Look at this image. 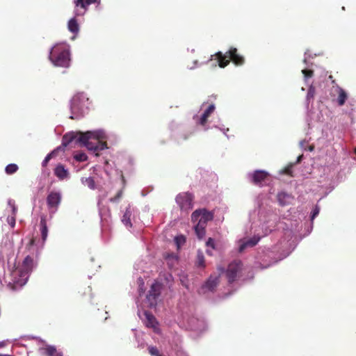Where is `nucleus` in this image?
<instances>
[{
  "mask_svg": "<svg viewBox=\"0 0 356 356\" xmlns=\"http://www.w3.org/2000/svg\"><path fill=\"white\" fill-rule=\"evenodd\" d=\"M54 356H62V355H61V354H57V353H56Z\"/></svg>",
  "mask_w": 356,
  "mask_h": 356,
  "instance_id": "obj_45",
  "label": "nucleus"
},
{
  "mask_svg": "<svg viewBox=\"0 0 356 356\" xmlns=\"http://www.w3.org/2000/svg\"><path fill=\"white\" fill-rule=\"evenodd\" d=\"M40 224V227H41L42 239L43 241H44L47 239V234H48V229H47L46 220L42 218Z\"/></svg>",
  "mask_w": 356,
  "mask_h": 356,
  "instance_id": "obj_20",
  "label": "nucleus"
},
{
  "mask_svg": "<svg viewBox=\"0 0 356 356\" xmlns=\"http://www.w3.org/2000/svg\"><path fill=\"white\" fill-rule=\"evenodd\" d=\"M96 1L97 0H75L74 11L75 16L83 15L87 11L88 6Z\"/></svg>",
  "mask_w": 356,
  "mask_h": 356,
  "instance_id": "obj_9",
  "label": "nucleus"
},
{
  "mask_svg": "<svg viewBox=\"0 0 356 356\" xmlns=\"http://www.w3.org/2000/svg\"><path fill=\"white\" fill-rule=\"evenodd\" d=\"M69 47L66 44H57L54 46L49 54V60L58 67H68L70 63Z\"/></svg>",
  "mask_w": 356,
  "mask_h": 356,
  "instance_id": "obj_2",
  "label": "nucleus"
},
{
  "mask_svg": "<svg viewBox=\"0 0 356 356\" xmlns=\"http://www.w3.org/2000/svg\"><path fill=\"white\" fill-rule=\"evenodd\" d=\"M213 56H216L218 66L221 68L227 66L230 61H232L236 65H242L245 63L244 57L238 53V50L235 47H231L225 54L218 51L214 55H211V58Z\"/></svg>",
  "mask_w": 356,
  "mask_h": 356,
  "instance_id": "obj_3",
  "label": "nucleus"
},
{
  "mask_svg": "<svg viewBox=\"0 0 356 356\" xmlns=\"http://www.w3.org/2000/svg\"><path fill=\"white\" fill-rule=\"evenodd\" d=\"M18 169H19V168L17 164L10 163V164H8L6 167L5 171L6 172V174L12 175V174H14L15 172H16L18 170Z\"/></svg>",
  "mask_w": 356,
  "mask_h": 356,
  "instance_id": "obj_24",
  "label": "nucleus"
},
{
  "mask_svg": "<svg viewBox=\"0 0 356 356\" xmlns=\"http://www.w3.org/2000/svg\"><path fill=\"white\" fill-rule=\"evenodd\" d=\"M220 282V275H211L207 281L205 282L204 287L208 290L213 291Z\"/></svg>",
  "mask_w": 356,
  "mask_h": 356,
  "instance_id": "obj_13",
  "label": "nucleus"
},
{
  "mask_svg": "<svg viewBox=\"0 0 356 356\" xmlns=\"http://www.w3.org/2000/svg\"><path fill=\"white\" fill-rule=\"evenodd\" d=\"M214 109H215L214 105L211 104L207 108V110L203 113L202 115L209 118L210 116V115L214 111Z\"/></svg>",
  "mask_w": 356,
  "mask_h": 356,
  "instance_id": "obj_31",
  "label": "nucleus"
},
{
  "mask_svg": "<svg viewBox=\"0 0 356 356\" xmlns=\"http://www.w3.org/2000/svg\"><path fill=\"white\" fill-rule=\"evenodd\" d=\"M314 146H310V147H309V150L310 152H312V151H313V150H314Z\"/></svg>",
  "mask_w": 356,
  "mask_h": 356,
  "instance_id": "obj_44",
  "label": "nucleus"
},
{
  "mask_svg": "<svg viewBox=\"0 0 356 356\" xmlns=\"http://www.w3.org/2000/svg\"><path fill=\"white\" fill-rule=\"evenodd\" d=\"M259 238L253 237L243 243L239 247V252H243L247 247H253L257 244Z\"/></svg>",
  "mask_w": 356,
  "mask_h": 356,
  "instance_id": "obj_18",
  "label": "nucleus"
},
{
  "mask_svg": "<svg viewBox=\"0 0 356 356\" xmlns=\"http://www.w3.org/2000/svg\"><path fill=\"white\" fill-rule=\"evenodd\" d=\"M337 92H338V97H337V103L338 105L341 106L344 105L346 99H348V95L346 92L341 88L337 87Z\"/></svg>",
  "mask_w": 356,
  "mask_h": 356,
  "instance_id": "obj_16",
  "label": "nucleus"
},
{
  "mask_svg": "<svg viewBox=\"0 0 356 356\" xmlns=\"http://www.w3.org/2000/svg\"><path fill=\"white\" fill-rule=\"evenodd\" d=\"M35 266V263L33 256L27 255L24 258L20 269L19 270L20 277H25V280H26L28 275L32 271Z\"/></svg>",
  "mask_w": 356,
  "mask_h": 356,
  "instance_id": "obj_8",
  "label": "nucleus"
},
{
  "mask_svg": "<svg viewBox=\"0 0 356 356\" xmlns=\"http://www.w3.org/2000/svg\"><path fill=\"white\" fill-rule=\"evenodd\" d=\"M355 154H356V148L355 149Z\"/></svg>",
  "mask_w": 356,
  "mask_h": 356,
  "instance_id": "obj_46",
  "label": "nucleus"
},
{
  "mask_svg": "<svg viewBox=\"0 0 356 356\" xmlns=\"http://www.w3.org/2000/svg\"><path fill=\"white\" fill-rule=\"evenodd\" d=\"M61 149V147H58L56 149L53 150L51 153L48 154L47 156L44 158V159L42 161V166L45 167L47 166L49 161L51 160V158H53L57 152L60 151Z\"/></svg>",
  "mask_w": 356,
  "mask_h": 356,
  "instance_id": "obj_23",
  "label": "nucleus"
},
{
  "mask_svg": "<svg viewBox=\"0 0 356 356\" xmlns=\"http://www.w3.org/2000/svg\"><path fill=\"white\" fill-rule=\"evenodd\" d=\"M243 270V263L241 260H234L231 262L226 270V277L229 284L233 283L238 277Z\"/></svg>",
  "mask_w": 356,
  "mask_h": 356,
  "instance_id": "obj_5",
  "label": "nucleus"
},
{
  "mask_svg": "<svg viewBox=\"0 0 356 356\" xmlns=\"http://www.w3.org/2000/svg\"><path fill=\"white\" fill-rule=\"evenodd\" d=\"M269 174L264 170H255L251 175V181L254 185L261 186L263 183L266 181Z\"/></svg>",
  "mask_w": 356,
  "mask_h": 356,
  "instance_id": "obj_11",
  "label": "nucleus"
},
{
  "mask_svg": "<svg viewBox=\"0 0 356 356\" xmlns=\"http://www.w3.org/2000/svg\"><path fill=\"white\" fill-rule=\"evenodd\" d=\"M122 193H123V191L122 190H120L114 197L110 198V200H109L110 202H118L119 200L122 197Z\"/></svg>",
  "mask_w": 356,
  "mask_h": 356,
  "instance_id": "obj_30",
  "label": "nucleus"
},
{
  "mask_svg": "<svg viewBox=\"0 0 356 356\" xmlns=\"http://www.w3.org/2000/svg\"><path fill=\"white\" fill-rule=\"evenodd\" d=\"M86 99L83 93H79L73 97L71 102V109L73 113H79L82 110L81 102Z\"/></svg>",
  "mask_w": 356,
  "mask_h": 356,
  "instance_id": "obj_12",
  "label": "nucleus"
},
{
  "mask_svg": "<svg viewBox=\"0 0 356 356\" xmlns=\"http://www.w3.org/2000/svg\"><path fill=\"white\" fill-rule=\"evenodd\" d=\"M302 72L306 79L311 78L314 75V71L312 70L305 69L303 70Z\"/></svg>",
  "mask_w": 356,
  "mask_h": 356,
  "instance_id": "obj_32",
  "label": "nucleus"
},
{
  "mask_svg": "<svg viewBox=\"0 0 356 356\" xmlns=\"http://www.w3.org/2000/svg\"><path fill=\"white\" fill-rule=\"evenodd\" d=\"M68 29L73 33H77L79 31V26L75 17L71 19L68 22Z\"/></svg>",
  "mask_w": 356,
  "mask_h": 356,
  "instance_id": "obj_19",
  "label": "nucleus"
},
{
  "mask_svg": "<svg viewBox=\"0 0 356 356\" xmlns=\"http://www.w3.org/2000/svg\"><path fill=\"white\" fill-rule=\"evenodd\" d=\"M175 240L178 245L184 243L186 241L185 238L184 236L177 237Z\"/></svg>",
  "mask_w": 356,
  "mask_h": 356,
  "instance_id": "obj_37",
  "label": "nucleus"
},
{
  "mask_svg": "<svg viewBox=\"0 0 356 356\" xmlns=\"http://www.w3.org/2000/svg\"><path fill=\"white\" fill-rule=\"evenodd\" d=\"M213 219V213L205 209H197L191 215V220L197 225L207 227V222Z\"/></svg>",
  "mask_w": 356,
  "mask_h": 356,
  "instance_id": "obj_4",
  "label": "nucleus"
},
{
  "mask_svg": "<svg viewBox=\"0 0 356 356\" xmlns=\"http://www.w3.org/2000/svg\"><path fill=\"white\" fill-rule=\"evenodd\" d=\"M102 139V134L98 131L69 132L63 136L60 150H64L65 147L76 140V143L98 156L100 151L108 148L106 142Z\"/></svg>",
  "mask_w": 356,
  "mask_h": 356,
  "instance_id": "obj_1",
  "label": "nucleus"
},
{
  "mask_svg": "<svg viewBox=\"0 0 356 356\" xmlns=\"http://www.w3.org/2000/svg\"><path fill=\"white\" fill-rule=\"evenodd\" d=\"M34 243H35V239L33 238H32L30 240L29 244L27 245V247L29 248V249H30L32 246H33Z\"/></svg>",
  "mask_w": 356,
  "mask_h": 356,
  "instance_id": "obj_39",
  "label": "nucleus"
},
{
  "mask_svg": "<svg viewBox=\"0 0 356 356\" xmlns=\"http://www.w3.org/2000/svg\"><path fill=\"white\" fill-rule=\"evenodd\" d=\"M218 270L220 272V274L224 273V271H225V269H224L223 267H220L219 266V267H218Z\"/></svg>",
  "mask_w": 356,
  "mask_h": 356,
  "instance_id": "obj_40",
  "label": "nucleus"
},
{
  "mask_svg": "<svg viewBox=\"0 0 356 356\" xmlns=\"http://www.w3.org/2000/svg\"><path fill=\"white\" fill-rule=\"evenodd\" d=\"M145 324L148 327L156 329L158 325L156 318L151 313L145 312Z\"/></svg>",
  "mask_w": 356,
  "mask_h": 356,
  "instance_id": "obj_15",
  "label": "nucleus"
},
{
  "mask_svg": "<svg viewBox=\"0 0 356 356\" xmlns=\"http://www.w3.org/2000/svg\"><path fill=\"white\" fill-rule=\"evenodd\" d=\"M74 159L79 162L86 161L88 159L87 155L83 152H79L74 156Z\"/></svg>",
  "mask_w": 356,
  "mask_h": 356,
  "instance_id": "obj_26",
  "label": "nucleus"
},
{
  "mask_svg": "<svg viewBox=\"0 0 356 356\" xmlns=\"http://www.w3.org/2000/svg\"><path fill=\"white\" fill-rule=\"evenodd\" d=\"M318 213L319 208L318 207H316L312 211V219L313 220L316 216H318Z\"/></svg>",
  "mask_w": 356,
  "mask_h": 356,
  "instance_id": "obj_38",
  "label": "nucleus"
},
{
  "mask_svg": "<svg viewBox=\"0 0 356 356\" xmlns=\"http://www.w3.org/2000/svg\"><path fill=\"white\" fill-rule=\"evenodd\" d=\"M207 245L209 247L212 248L213 249H215V243L213 238H209L208 241H207Z\"/></svg>",
  "mask_w": 356,
  "mask_h": 356,
  "instance_id": "obj_36",
  "label": "nucleus"
},
{
  "mask_svg": "<svg viewBox=\"0 0 356 356\" xmlns=\"http://www.w3.org/2000/svg\"><path fill=\"white\" fill-rule=\"evenodd\" d=\"M131 209H130V206H129L127 209H126V211L122 216V222H123V224L127 226V227H131L132 226V224H131Z\"/></svg>",
  "mask_w": 356,
  "mask_h": 356,
  "instance_id": "obj_17",
  "label": "nucleus"
},
{
  "mask_svg": "<svg viewBox=\"0 0 356 356\" xmlns=\"http://www.w3.org/2000/svg\"><path fill=\"white\" fill-rule=\"evenodd\" d=\"M54 175L60 180L68 177L69 172L63 164H58L54 169Z\"/></svg>",
  "mask_w": 356,
  "mask_h": 356,
  "instance_id": "obj_14",
  "label": "nucleus"
},
{
  "mask_svg": "<svg viewBox=\"0 0 356 356\" xmlns=\"http://www.w3.org/2000/svg\"><path fill=\"white\" fill-rule=\"evenodd\" d=\"M5 346V342L1 341L0 342V348H3Z\"/></svg>",
  "mask_w": 356,
  "mask_h": 356,
  "instance_id": "obj_43",
  "label": "nucleus"
},
{
  "mask_svg": "<svg viewBox=\"0 0 356 356\" xmlns=\"http://www.w3.org/2000/svg\"><path fill=\"white\" fill-rule=\"evenodd\" d=\"M61 194L57 191H51L47 197V204L49 209L56 211L61 202Z\"/></svg>",
  "mask_w": 356,
  "mask_h": 356,
  "instance_id": "obj_10",
  "label": "nucleus"
},
{
  "mask_svg": "<svg viewBox=\"0 0 356 356\" xmlns=\"http://www.w3.org/2000/svg\"><path fill=\"white\" fill-rule=\"evenodd\" d=\"M287 195L284 193H280L277 195V199L280 204L284 205V203L283 202L284 198L286 197Z\"/></svg>",
  "mask_w": 356,
  "mask_h": 356,
  "instance_id": "obj_33",
  "label": "nucleus"
},
{
  "mask_svg": "<svg viewBox=\"0 0 356 356\" xmlns=\"http://www.w3.org/2000/svg\"><path fill=\"white\" fill-rule=\"evenodd\" d=\"M86 185H87L90 189L94 190L95 188V181L93 178L88 177L86 179Z\"/></svg>",
  "mask_w": 356,
  "mask_h": 356,
  "instance_id": "obj_29",
  "label": "nucleus"
},
{
  "mask_svg": "<svg viewBox=\"0 0 356 356\" xmlns=\"http://www.w3.org/2000/svg\"><path fill=\"white\" fill-rule=\"evenodd\" d=\"M148 351L152 356H164L160 353L158 348L155 346H149L148 348Z\"/></svg>",
  "mask_w": 356,
  "mask_h": 356,
  "instance_id": "obj_28",
  "label": "nucleus"
},
{
  "mask_svg": "<svg viewBox=\"0 0 356 356\" xmlns=\"http://www.w3.org/2000/svg\"><path fill=\"white\" fill-rule=\"evenodd\" d=\"M293 166V164L291 163L290 165H287L284 169H282L281 170V173L289 175L291 177H293V171H292Z\"/></svg>",
  "mask_w": 356,
  "mask_h": 356,
  "instance_id": "obj_27",
  "label": "nucleus"
},
{
  "mask_svg": "<svg viewBox=\"0 0 356 356\" xmlns=\"http://www.w3.org/2000/svg\"><path fill=\"white\" fill-rule=\"evenodd\" d=\"M42 353L47 356H54L56 354V349L54 346H47L42 349Z\"/></svg>",
  "mask_w": 356,
  "mask_h": 356,
  "instance_id": "obj_25",
  "label": "nucleus"
},
{
  "mask_svg": "<svg viewBox=\"0 0 356 356\" xmlns=\"http://www.w3.org/2000/svg\"><path fill=\"white\" fill-rule=\"evenodd\" d=\"M208 118L202 115L200 119L199 124L202 126H204L207 122Z\"/></svg>",
  "mask_w": 356,
  "mask_h": 356,
  "instance_id": "obj_35",
  "label": "nucleus"
},
{
  "mask_svg": "<svg viewBox=\"0 0 356 356\" xmlns=\"http://www.w3.org/2000/svg\"><path fill=\"white\" fill-rule=\"evenodd\" d=\"M193 195L190 193H181L176 197V202L181 211L188 212L193 209Z\"/></svg>",
  "mask_w": 356,
  "mask_h": 356,
  "instance_id": "obj_6",
  "label": "nucleus"
},
{
  "mask_svg": "<svg viewBox=\"0 0 356 356\" xmlns=\"http://www.w3.org/2000/svg\"><path fill=\"white\" fill-rule=\"evenodd\" d=\"M8 223L12 227H14L15 225V216H8L7 219Z\"/></svg>",
  "mask_w": 356,
  "mask_h": 356,
  "instance_id": "obj_34",
  "label": "nucleus"
},
{
  "mask_svg": "<svg viewBox=\"0 0 356 356\" xmlns=\"http://www.w3.org/2000/svg\"><path fill=\"white\" fill-rule=\"evenodd\" d=\"M205 228H206L205 226L201 225V227H200V225H196L195 226V234L199 239L203 238L204 236H205V234H206Z\"/></svg>",
  "mask_w": 356,
  "mask_h": 356,
  "instance_id": "obj_22",
  "label": "nucleus"
},
{
  "mask_svg": "<svg viewBox=\"0 0 356 356\" xmlns=\"http://www.w3.org/2000/svg\"><path fill=\"white\" fill-rule=\"evenodd\" d=\"M195 264L198 267H205L204 257L202 252L200 250L197 251Z\"/></svg>",
  "mask_w": 356,
  "mask_h": 356,
  "instance_id": "obj_21",
  "label": "nucleus"
},
{
  "mask_svg": "<svg viewBox=\"0 0 356 356\" xmlns=\"http://www.w3.org/2000/svg\"><path fill=\"white\" fill-rule=\"evenodd\" d=\"M16 211H17V209H16V207L13 205V216H15Z\"/></svg>",
  "mask_w": 356,
  "mask_h": 356,
  "instance_id": "obj_42",
  "label": "nucleus"
},
{
  "mask_svg": "<svg viewBox=\"0 0 356 356\" xmlns=\"http://www.w3.org/2000/svg\"><path fill=\"white\" fill-rule=\"evenodd\" d=\"M303 156L302 155H300L298 157L297 159V161H296V163H298L301 161L302 159Z\"/></svg>",
  "mask_w": 356,
  "mask_h": 356,
  "instance_id": "obj_41",
  "label": "nucleus"
},
{
  "mask_svg": "<svg viewBox=\"0 0 356 356\" xmlns=\"http://www.w3.org/2000/svg\"><path fill=\"white\" fill-rule=\"evenodd\" d=\"M161 285L158 282L152 284L147 295V300L150 307H154L157 304V299L161 295Z\"/></svg>",
  "mask_w": 356,
  "mask_h": 356,
  "instance_id": "obj_7",
  "label": "nucleus"
}]
</instances>
